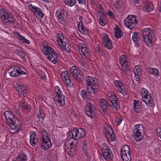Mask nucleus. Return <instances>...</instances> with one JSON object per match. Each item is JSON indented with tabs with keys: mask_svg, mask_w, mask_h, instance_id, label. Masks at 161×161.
<instances>
[{
	"mask_svg": "<svg viewBox=\"0 0 161 161\" xmlns=\"http://www.w3.org/2000/svg\"><path fill=\"white\" fill-rule=\"evenodd\" d=\"M3 115L6 124L10 127L12 130L17 132L20 130L21 125L16 123L17 120V118L10 111H5Z\"/></svg>",
	"mask_w": 161,
	"mask_h": 161,
	"instance_id": "f257e3e1",
	"label": "nucleus"
},
{
	"mask_svg": "<svg viewBox=\"0 0 161 161\" xmlns=\"http://www.w3.org/2000/svg\"><path fill=\"white\" fill-rule=\"evenodd\" d=\"M85 80L87 90L93 94H97L99 86L97 79L93 76H87L86 77Z\"/></svg>",
	"mask_w": 161,
	"mask_h": 161,
	"instance_id": "f03ea898",
	"label": "nucleus"
},
{
	"mask_svg": "<svg viewBox=\"0 0 161 161\" xmlns=\"http://www.w3.org/2000/svg\"><path fill=\"white\" fill-rule=\"evenodd\" d=\"M0 17L5 25H13L16 21L13 14L4 8L0 9Z\"/></svg>",
	"mask_w": 161,
	"mask_h": 161,
	"instance_id": "7ed1b4c3",
	"label": "nucleus"
},
{
	"mask_svg": "<svg viewBox=\"0 0 161 161\" xmlns=\"http://www.w3.org/2000/svg\"><path fill=\"white\" fill-rule=\"evenodd\" d=\"M42 53L47 56V58L54 64H56L58 60V54L54 50L47 45H44L41 49Z\"/></svg>",
	"mask_w": 161,
	"mask_h": 161,
	"instance_id": "20e7f679",
	"label": "nucleus"
},
{
	"mask_svg": "<svg viewBox=\"0 0 161 161\" xmlns=\"http://www.w3.org/2000/svg\"><path fill=\"white\" fill-rule=\"evenodd\" d=\"M57 42L61 50L69 53L70 52L71 46L68 39L62 34L59 33L57 38Z\"/></svg>",
	"mask_w": 161,
	"mask_h": 161,
	"instance_id": "39448f33",
	"label": "nucleus"
},
{
	"mask_svg": "<svg viewBox=\"0 0 161 161\" xmlns=\"http://www.w3.org/2000/svg\"><path fill=\"white\" fill-rule=\"evenodd\" d=\"M153 30L150 28L143 29L142 30V36L143 41L145 44L148 47H151L153 46V36L152 34Z\"/></svg>",
	"mask_w": 161,
	"mask_h": 161,
	"instance_id": "423d86ee",
	"label": "nucleus"
},
{
	"mask_svg": "<svg viewBox=\"0 0 161 161\" xmlns=\"http://www.w3.org/2000/svg\"><path fill=\"white\" fill-rule=\"evenodd\" d=\"M132 136L137 142L141 141L144 137L145 131L144 127L141 124L135 125L132 129Z\"/></svg>",
	"mask_w": 161,
	"mask_h": 161,
	"instance_id": "0eeeda50",
	"label": "nucleus"
},
{
	"mask_svg": "<svg viewBox=\"0 0 161 161\" xmlns=\"http://www.w3.org/2000/svg\"><path fill=\"white\" fill-rule=\"evenodd\" d=\"M69 134L71 138L75 140H78L80 139L85 137L86 134L83 129L75 127L71 130Z\"/></svg>",
	"mask_w": 161,
	"mask_h": 161,
	"instance_id": "6e6552de",
	"label": "nucleus"
},
{
	"mask_svg": "<svg viewBox=\"0 0 161 161\" xmlns=\"http://www.w3.org/2000/svg\"><path fill=\"white\" fill-rule=\"evenodd\" d=\"M126 27L130 29H132L138 24L137 16L135 15H130L128 16L124 21Z\"/></svg>",
	"mask_w": 161,
	"mask_h": 161,
	"instance_id": "1a4fd4ad",
	"label": "nucleus"
},
{
	"mask_svg": "<svg viewBox=\"0 0 161 161\" xmlns=\"http://www.w3.org/2000/svg\"><path fill=\"white\" fill-rule=\"evenodd\" d=\"M69 71L74 78L79 82H82L84 79L83 74L80 70L75 66H73L70 68Z\"/></svg>",
	"mask_w": 161,
	"mask_h": 161,
	"instance_id": "9d476101",
	"label": "nucleus"
},
{
	"mask_svg": "<svg viewBox=\"0 0 161 161\" xmlns=\"http://www.w3.org/2000/svg\"><path fill=\"white\" fill-rule=\"evenodd\" d=\"M13 85L20 96H23L24 97L27 96L29 91L27 87L25 85L21 84L17 81L13 82Z\"/></svg>",
	"mask_w": 161,
	"mask_h": 161,
	"instance_id": "9b49d317",
	"label": "nucleus"
},
{
	"mask_svg": "<svg viewBox=\"0 0 161 161\" xmlns=\"http://www.w3.org/2000/svg\"><path fill=\"white\" fill-rule=\"evenodd\" d=\"M141 94L142 99L147 105L151 106L153 105V100L148 91L144 88H142L141 90Z\"/></svg>",
	"mask_w": 161,
	"mask_h": 161,
	"instance_id": "f8f14e48",
	"label": "nucleus"
},
{
	"mask_svg": "<svg viewBox=\"0 0 161 161\" xmlns=\"http://www.w3.org/2000/svg\"><path fill=\"white\" fill-rule=\"evenodd\" d=\"M102 156L106 160H109L113 158L112 152L110 148L106 143L102 146Z\"/></svg>",
	"mask_w": 161,
	"mask_h": 161,
	"instance_id": "ddd939ff",
	"label": "nucleus"
},
{
	"mask_svg": "<svg viewBox=\"0 0 161 161\" xmlns=\"http://www.w3.org/2000/svg\"><path fill=\"white\" fill-rule=\"evenodd\" d=\"M129 146L123 145L121 148L120 154L123 161H131V153Z\"/></svg>",
	"mask_w": 161,
	"mask_h": 161,
	"instance_id": "4468645a",
	"label": "nucleus"
},
{
	"mask_svg": "<svg viewBox=\"0 0 161 161\" xmlns=\"http://www.w3.org/2000/svg\"><path fill=\"white\" fill-rule=\"evenodd\" d=\"M107 99V102L110 103L112 108H114L116 110L119 109V101L116 95L114 93L109 94Z\"/></svg>",
	"mask_w": 161,
	"mask_h": 161,
	"instance_id": "2eb2a0df",
	"label": "nucleus"
},
{
	"mask_svg": "<svg viewBox=\"0 0 161 161\" xmlns=\"http://www.w3.org/2000/svg\"><path fill=\"white\" fill-rule=\"evenodd\" d=\"M28 7L33 13V15L38 19L42 18L44 15L43 10L39 7L30 4Z\"/></svg>",
	"mask_w": 161,
	"mask_h": 161,
	"instance_id": "dca6fc26",
	"label": "nucleus"
},
{
	"mask_svg": "<svg viewBox=\"0 0 161 161\" xmlns=\"http://www.w3.org/2000/svg\"><path fill=\"white\" fill-rule=\"evenodd\" d=\"M8 71L10 75L13 77H18L21 75L26 74L25 72L23 71L18 66H14L10 68Z\"/></svg>",
	"mask_w": 161,
	"mask_h": 161,
	"instance_id": "f3484780",
	"label": "nucleus"
},
{
	"mask_svg": "<svg viewBox=\"0 0 161 161\" xmlns=\"http://www.w3.org/2000/svg\"><path fill=\"white\" fill-rule=\"evenodd\" d=\"M84 110L86 114L88 117L91 118H92L94 117L95 107L92 103L87 101Z\"/></svg>",
	"mask_w": 161,
	"mask_h": 161,
	"instance_id": "a211bd4d",
	"label": "nucleus"
},
{
	"mask_svg": "<svg viewBox=\"0 0 161 161\" xmlns=\"http://www.w3.org/2000/svg\"><path fill=\"white\" fill-rule=\"evenodd\" d=\"M66 11L63 8H59L55 12V17L57 19L63 24L65 23Z\"/></svg>",
	"mask_w": 161,
	"mask_h": 161,
	"instance_id": "6ab92c4d",
	"label": "nucleus"
},
{
	"mask_svg": "<svg viewBox=\"0 0 161 161\" xmlns=\"http://www.w3.org/2000/svg\"><path fill=\"white\" fill-rule=\"evenodd\" d=\"M41 137L40 140V145L42 149L46 151L52 146L50 138L49 136H45Z\"/></svg>",
	"mask_w": 161,
	"mask_h": 161,
	"instance_id": "aec40b11",
	"label": "nucleus"
},
{
	"mask_svg": "<svg viewBox=\"0 0 161 161\" xmlns=\"http://www.w3.org/2000/svg\"><path fill=\"white\" fill-rule=\"evenodd\" d=\"M61 79L69 87H72L74 86L73 83L71 81V76L67 71H64L61 73Z\"/></svg>",
	"mask_w": 161,
	"mask_h": 161,
	"instance_id": "412c9836",
	"label": "nucleus"
},
{
	"mask_svg": "<svg viewBox=\"0 0 161 161\" xmlns=\"http://www.w3.org/2000/svg\"><path fill=\"white\" fill-rule=\"evenodd\" d=\"M114 84L117 87L119 92L123 95H125L128 94V89L121 80H115Z\"/></svg>",
	"mask_w": 161,
	"mask_h": 161,
	"instance_id": "4be33fe9",
	"label": "nucleus"
},
{
	"mask_svg": "<svg viewBox=\"0 0 161 161\" xmlns=\"http://www.w3.org/2000/svg\"><path fill=\"white\" fill-rule=\"evenodd\" d=\"M78 51L79 53L82 56L84 59L85 58H89L90 53L85 44H80L78 46Z\"/></svg>",
	"mask_w": 161,
	"mask_h": 161,
	"instance_id": "5701e85b",
	"label": "nucleus"
},
{
	"mask_svg": "<svg viewBox=\"0 0 161 161\" xmlns=\"http://www.w3.org/2000/svg\"><path fill=\"white\" fill-rule=\"evenodd\" d=\"M102 11H101L99 13V15L97 17V21L99 24L102 26H104L107 22V19L106 17L105 12L103 11V9L102 7V5H100Z\"/></svg>",
	"mask_w": 161,
	"mask_h": 161,
	"instance_id": "b1692460",
	"label": "nucleus"
},
{
	"mask_svg": "<svg viewBox=\"0 0 161 161\" xmlns=\"http://www.w3.org/2000/svg\"><path fill=\"white\" fill-rule=\"evenodd\" d=\"M119 60L122 70L126 74H128L129 68L127 65V61L125 59V56L124 55H122L119 57Z\"/></svg>",
	"mask_w": 161,
	"mask_h": 161,
	"instance_id": "393cba45",
	"label": "nucleus"
},
{
	"mask_svg": "<svg viewBox=\"0 0 161 161\" xmlns=\"http://www.w3.org/2000/svg\"><path fill=\"white\" fill-rule=\"evenodd\" d=\"M102 41L105 47L108 49H111L113 47L111 40L108 35L103 34L102 36Z\"/></svg>",
	"mask_w": 161,
	"mask_h": 161,
	"instance_id": "a878e982",
	"label": "nucleus"
},
{
	"mask_svg": "<svg viewBox=\"0 0 161 161\" xmlns=\"http://www.w3.org/2000/svg\"><path fill=\"white\" fill-rule=\"evenodd\" d=\"M133 72L135 74V80L138 82L140 81L142 78V69L138 65H136L133 69Z\"/></svg>",
	"mask_w": 161,
	"mask_h": 161,
	"instance_id": "bb28decb",
	"label": "nucleus"
},
{
	"mask_svg": "<svg viewBox=\"0 0 161 161\" xmlns=\"http://www.w3.org/2000/svg\"><path fill=\"white\" fill-rule=\"evenodd\" d=\"M19 106L21 109L22 111L24 112L28 110L30 108V106L28 105L25 100L22 99L19 102Z\"/></svg>",
	"mask_w": 161,
	"mask_h": 161,
	"instance_id": "cd10ccee",
	"label": "nucleus"
},
{
	"mask_svg": "<svg viewBox=\"0 0 161 161\" xmlns=\"http://www.w3.org/2000/svg\"><path fill=\"white\" fill-rule=\"evenodd\" d=\"M54 100L55 102L60 106L63 107L65 104V97L64 95L54 97Z\"/></svg>",
	"mask_w": 161,
	"mask_h": 161,
	"instance_id": "c85d7f7f",
	"label": "nucleus"
},
{
	"mask_svg": "<svg viewBox=\"0 0 161 161\" xmlns=\"http://www.w3.org/2000/svg\"><path fill=\"white\" fill-rule=\"evenodd\" d=\"M140 34L137 31L133 33L132 39L135 43V46L138 47L140 45Z\"/></svg>",
	"mask_w": 161,
	"mask_h": 161,
	"instance_id": "c756f323",
	"label": "nucleus"
},
{
	"mask_svg": "<svg viewBox=\"0 0 161 161\" xmlns=\"http://www.w3.org/2000/svg\"><path fill=\"white\" fill-rule=\"evenodd\" d=\"M14 34L15 36L18 38L19 41L23 43H25L27 44H29L30 43V41L25 38L24 36L19 34L18 32H14Z\"/></svg>",
	"mask_w": 161,
	"mask_h": 161,
	"instance_id": "7c9ffc66",
	"label": "nucleus"
},
{
	"mask_svg": "<svg viewBox=\"0 0 161 161\" xmlns=\"http://www.w3.org/2000/svg\"><path fill=\"white\" fill-rule=\"evenodd\" d=\"M99 105L103 113L106 114L107 113V112L108 107L109 106L112 107L110 103L106 100H104L103 102H101Z\"/></svg>",
	"mask_w": 161,
	"mask_h": 161,
	"instance_id": "2f4dec72",
	"label": "nucleus"
},
{
	"mask_svg": "<svg viewBox=\"0 0 161 161\" xmlns=\"http://www.w3.org/2000/svg\"><path fill=\"white\" fill-rule=\"evenodd\" d=\"M30 144L32 146H34L38 142L37 139L36 137V132L33 131L31 132L30 136Z\"/></svg>",
	"mask_w": 161,
	"mask_h": 161,
	"instance_id": "473e14b6",
	"label": "nucleus"
},
{
	"mask_svg": "<svg viewBox=\"0 0 161 161\" xmlns=\"http://www.w3.org/2000/svg\"><path fill=\"white\" fill-rule=\"evenodd\" d=\"M142 102L141 101H136L134 99L133 102V107L134 110L137 113L141 112Z\"/></svg>",
	"mask_w": 161,
	"mask_h": 161,
	"instance_id": "72a5a7b5",
	"label": "nucleus"
},
{
	"mask_svg": "<svg viewBox=\"0 0 161 161\" xmlns=\"http://www.w3.org/2000/svg\"><path fill=\"white\" fill-rule=\"evenodd\" d=\"M37 121L38 124H41L45 118V114L43 112L39 111L37 112Z\"/></svg>",
	"mask_w": 161,
	"mask_h": 161,
	"instance_id": "f704fd0d",
	"label": "nucleus"
},
{
	"mask_svg": "<svg viewBox=\"0 0 161 161\" xmlns=\"http://www.w3.org/2000/svg\"><path fill=\"white\" fill-rule=\"evenodd\" d=\"M16 158L20 161H27V156L26 154L23 151L19 152V155Z\"/></svg>",
	"mask_w": 161,
	"mask_h": 161,
	"instance_id": "c9c22d12",
	"label": "nucleus"
},
{
	"mask_svg": "<svg viewBox=\"0 0 161 161\" xmlns=\"http://www.w3.org/2000/svg\"><path fill=\"white\" fill-rule=\"evenodd\" d=\"M116 26L117 27L114 28L115 36L117 38L119 39L120 38L123 36V32L118 26L116 25Z\"/></svg>",
	"mask_w": 161,
	"mask_h": 161,
	"instance_id": "e433bc0d",
	"label": "nucleus"
},
{
	"mask_svg": "<svg viewBox=\"0 0 161 161\" xmlns=\"http://www.w3.org/2000/svg\"><path fill=\"white\" fill-rule=\"evenodd\" d=\"M77 27L81 33L85 35L87 34V29L84 26L83 24H82L81 25H80V24H78Z\"/></svg>",
	"mask_w": 161,
	"mask_h": 161,
	"instance_id": "4c0bfd02",
	"label": "nucleus"
},
{
	"mask_svg": "<svg viewBox=\"0 0 161 161\" xmlns=\"http://www.w3.org/2000/svg\"><path fill=\"white\" fill-rule=\"evenodd\" d=\"M153 4L151 2H148L144 7V9L147 12H149L153 10Z\"/></svg>",
	"mask_w": 161,
	"mask_h": 161,
	"instance_id": "58836bf2",
	"label": "nucleus"
},
{
	"mask_svg": "<svg viewBox=\"0 0 161 161\" xmlns=\"http://www.w3.org/2000/svg\"><path fill=\"white\" fill-rule=\"evenodd\" d=\"M14 53L15 54L19 56L21 58H22L24 60H25L26 59L25 56L26 55V54L23 52L21 50H15L14 51Z\"/></svg>",
	"mask_w": 161,
	"mask_h": 161,
	"instance_id": "ea45409f",
	"label": "nucleus"
},
{
	"mask_svg": "<svg viewBox=\"0 0 161 161\" xmlns=\"http://www.w3.org/2000/svg\"><path fill=\"white\" fill-rule=\"evenodd\" d=\"M148 71L149 73L155 76H158L159 75V72L158 69L155 68H149L148 69Z\"/></svg>",
	"mask_w": 161,
	"mask_h": 161,
	"instance_id": "a19ab883",
	"label": "nucleus"
},
{
	"mask_svg": "<svg viewBox=\"0 0 161 161\" xmlns=\"http://www.w3.org/2000/svg\"><path fill=\"white\" fill-rule=\"evenodd\" d=\"M90 94L92 93L89 92L87 90H83L81 92V96L85 100L88 99Z\"/></svg>",
	"mask_w": 161,
	"mask_h": 161,
	"instance_id": "79ce46f5",
	"label": "nucleus"
},
{
	"mask_svg": "<svg viewBox=\"0 0 161 161\" xmlns=\"http://www.w3.org/2000/svg\"><path fill=\"white\" fill-rule=\"evenodd\" d=\"M54 97L60 96V95L61 96V95H64L60 88L58 86H56L54 87Z\"/></svg>",
	"mask_w": 161,
	"mask_h": 161,
	"instance_id": "37998d69",
	"label": "nucleus"
},
{
	"mask_svg": "<svg viewBox=\"0 0 161 161\" xmlns=\"http://www.w3.org/2000/svg\"><path fill=\"white\" fill-rule=\"evenodd\" d=\"M54 97L60 96V95L61 96V95H64L60 88L58 86H56L54 87Z\"/></svg>",
	"mask_w": 161,
	"mask_h": 161,
	"instance_id": "c03bdc74",
	"label": "nucleus"
},
{
	"mask_svg": "<svg viewBox=\"0 0 161 161\" xmlns=\"http://www.w3.org/2000/svg\"><path fill=\"white\" fill-rule=\"evenodd\" d=\"M122 0H116L114 3V5L116 9H119L122 6Z\"/></svg>",
	"mask_w": 161,
	"mask_h": 161,
	"instance_id": "a18cd8bd",
	"label": "nucleus"
},
{
	"mask_svg": "<svg viewBox=\"0 0 161 161\" xmlns=\"http://www.w3.org/2000/svg\"><path fill=\"white\" fill-rule=\"evenodd\" d=\"M65 3L70 6L74 5L75 3V0H65Z\"/></svg>",
	"mask_w": 161,
	"mask_h": 161,
	"instance_id": "49530a36",
	"label": "nucleus"
},
{
	"mask_svg": "<svg viewBox=\"0 0 161 161\" xmlns=\"http://www.w3.org/2000/svg\"><path fill=\"white\" fill-rule=\"evenodd\" d=\"M68 154L70 157H73L76 153V150L75 149L69 150L67 152Z\"/></svg>",
	"mask_w": 161,
	"mask_h": 161,
	"instance_id": "de8ad7c7",
	"label": "nucleus"
},
{
	"mask_svg": "<svg viewBox=\"0 0 161 161\" xmlns=\"http://www.w3.org/2000/svg\"><path fill=\"white\" fill-rule=\"evenodd\" d=\"M123 119L122 118H118L115 119V124L117 126H118L121 123Z\"/></svg>",
	"mask_w": 161,
	"mask_h": 161,
	"instance_id": "09e8293b",
	"label": "nucleus"
},
{
	"mask_svg": "<svg viewBox=\"0 0 161 161\" xmlns=\"http://www.w3.org/2000/svg\"><path fill=\"white\" fill-rule=\"evenodd\" d=\"M40 132L41 134V136H48V132L44 129H41L40 130Z\"/></svg>",
	"mask_w": 161,
	"mask_h": 161,
	"instance_id": "8fccbe9b",
	"label": "nucleus"
},
{
	"mask_svg": "<svg viewBox=\"0 0 161 161\" xmlns=\"http://www.w3.org/2000/svg\"><path fill=\"white\" fill-rule=\"evenodd\" d=\"M111 134H110V135L108 136V137H109L111 142H114L115 139V136L112 131H111Z\"/></svg>",
	"mask_w": 161,
	"mask_h": 161,
	"instance_id": "3c124183",
	"label": "nucleus"
},
{
	"mask_svg": "<svg viewBox=\"0 0 161 161\" xmlns=\"http://www.w3.org/2000/svg\"><path fill=\"white\" fill-rule=\"evenodd\" d=\"M108 14L111 19H115L114 14L111 11H108Z\"/></svg>",
	"mask_w": 161,
	"mask_h": 161,
	"instance_id": "603ef678",
	"label": "nucleus"
},
{
	"mask_svg": "<svg viewBox=\"0 0 161 161\" xmlns=\"http://www.w3.org/2000/svg\"><path fill=\"white\" fill-rule=\"evenodd\" d=\"M96 50L97 53H98L100 55L102 54V53L101 50L102 49L99 48L98 45H97L96 46Z\"/></svg>",
	"mask_w": 161,
	"mask_h": 161,
	"instance_id": "864d4df0",
	"label": "nucleus"
},
{
	"mask_svg": "<svg viewBox=\"0 0 161 161\" xmlns=\"http://www.w3.org/2000/svg\"><path fill=\"white\" fill-rule=\"evenodd\" d=\"M83 146H82V149L84 151L87 148V142L86 141H84L83 142Z\"/></svg>",
	"mask_w": 161,
	"mask_h": 161,
	"instance_id": "5fc2aeb1",
	"label": "nucleus"
},
{
	"mask_svg": "<svg viewBox=\"0 0 161 161\" xmlns=\"http://www.w3.org/2000/svg\"><path fill=\"white\" fill-rule=\"evenodd\" d=\"M14 112L18 115H19L20 114V111L19 110L18 108L15 107H14Z\"/></svg>",
	"mask_w": 161,
	"mask_h": 161,
	"instance_id": "6e6d98bb",
	"label": "nucleus"
},
{
	"mask_svg": "<svg viewBox=\"0 0 161 161\" xmlns=\"http://www.w3.org/2000/svg\"><path fill=\"white\" fill-rule=\"evenodd\" d=\"M40 76L43 80H45L46 79V75L43 72H41V74L40 75Z\"/></svg>",
	"mask_w": 161,
	"mask_h": 161,
	"instance_id": "4d7b16f0",
	"label": "nucleus"
},
{
	"mask_svg": "<svg viewBox=\"0 0 161 161\" xmlns=\"http://www.w3.org/2000/svg\"><path fill=\"white\" fill-rule=\"evenodd\" d=\"M83 19V17L82 16H80L79 17V20L78 24H80V25H81L82 23V20Z\"/></svg>",
	"mask_w": 161,
	"mask_h": 161,
	"instance_id": "13d9d810",
	"label": "nucleus"
},
{
	"mask_svg": "<svg viewBox=\"0 0 161 161\" xmlns=\"http://www.w3.org/2000/svg\"><path fill=\"white\" fill-rule=\"evenodd\" d=\"M105 133L107 135V137H108L109 135H110V134H111L112 132L111 131H110L108 129L106 130L105 131Z\"/></svg>",
	"mask_w": 161,
	"mask_h": 161,
	"instance_id": "bf43d9fd",
	"label": "nucleus"
},
{
	"mask_svg": "<svg viewBox=\"0 0 161 161\" xmlns=\"http://www.w3.org/2000/svg\"><path fill=\"white\" fill-rule=\"evenodd\" d=\"M154 150L156 154H158L160 152V150L159 148H154Z\"/></svg>",
	"mask_w": 161,
	"mask_h": 161,
	"instance_id": "052dcab7",
	"label": "nucleus"
},
{
	"mask_svg": "<svg viewBox=\"0 0 161 161\" xmlns=\"http://www.w3.org/2000/svg\"><path fill=\"white\" fill-rule=\"evenodd\" d=\"M80 4H83L85 2V0H77Z\"/></svg>",
	"mask_w": 161,
	"mask_h": 161,
	"instance_id": "680f3d73",
	"label": "nucleus"
},
{
	"mask_svg": "<svg viewBox=\"0 0 161 161\" xmlns=\"http://www.w3.org/2000/svg\"><path fill=\"white\" fill-rule=\"evenodd\" d=\"M90 3L92 5H95L96 4V3L93 0H91Z\"/></svg>",
	"mask_w": 161,
	"mask_h": 161,
	"instance_id": "e2e57ef3",
	"label": "nucleus"
},
{
	"mask_svg": "<svg viewBox=\"0 0 161 161\" xmlns=\"http://www.w3.org/2000/svg\"><path fill=\"white\" fill-rule=\"evenodd\" d=\"M80 65L81 66H82V67H85V64L83 62H80Z\"/></svg>",
	"mask_w": 161,
	"mask_h": 161,
	"instance_id": "0e129e2a",
	"label": "nucleus"
},
{
	"mask_svg": "<svg viewBox=\"0 0 161 161\" xmlns=\"http://www.w3.org/2000/svg\"><path fill=\"white\" fill-rule=\"evenodd\" d=\"M84 154H85V155L87 156V158H90V157H88V153L87 151H85V152H84Z\"/></svg>",
	"mask_w": 161,
	"mask_h": 161,
	"instance_id": "69168bd1",
	"label": "nucleus"
},
{
	"mask_svg": "<svg viewBox=\"0 0 161 161\" xmlns=\"http://www.w3.org/2000/svg\"><path fill=\"white\" fill-rule=\"evenodd\" d=\"M70 146H74L75 147L74 144V143L73 142H72L70 144Z\"/></svg>",
	"mask_w": 161,
	"mask_h": 161,
	"instance_id": "338daca9",
	"label": "nucleus"
},
{
	"mask_svg": "<svg viewBox=\"0 0 161 161\" xmlns=\"http://www.w3.org/2000/svg\"><path fill=\"white\" fill-rule=\"evenodd\" d=\"M140 0H134V3L136 4L139 3Z\"/></svg>",
	"mask_w": 161,
	"mask_h": 161,
	"instance_id": "774afa93",
	"label": "nucleus"
}]
</instances>
